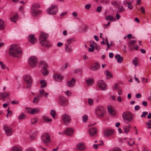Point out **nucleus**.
Instances as JSON below:
<instances>
[{"label":"nucleus","mask_w":151,"mask_h":151,"mask_svg":"<svg viewBox=\"0 0 151 151\" xmlns=\"http://www.w3.org/2000/svg\"><path fill=\"white\" fill-rule=\"evenodd\" d=\"M9 52L11 57H19L22 54V50L19 45L13 44L10 47Z\"/></svg>","instance_id":"nucleus-1"},{"label":"nucleus","mask_w":151,"mask_h":151,"mask_svg":"<svg viewBox=\"0 0 151 151\" xmlns=\"http://www.w3.org/2000/svg\"><path fill=\"white\" fill-rule=\"evenodd\" d=\"M40 7V5L37 3H34L32 5L31 10V13L32 15L36 16L41 13V11L37 9Z\"/></svg>","instance_id":"nucleus-2"},{"label":"nucleus","mask_w":151,"mask_h":151,"mask_svg":"<svg viewBox=\"0 0 151 151\" xmlns=\"http://www.w3.org/2000/svg\"><path fill=\"white\" fill-rule=\"evenodd\" d=\"M122 117L124 122L126 123L131 122L133 119L132 114L129 111L123 112L122 114Z\"/></svg>","instance_id":"nucleus-3"},{"label":"nucleus","mask_w":151,"mask_h":151,"mask_svg":"<svg viewBox=\"0 0 151 151\" xmlns=\"http://www.w3.org/2000/svg\"><path fill=\"white\" fill-rule=\"evenodd\" d=\"M41 140L43 142L46 144L50 143L51 142L50 135L46 132L43 133L42 135Z\"/></svg>","instance_id":"nucleus-4"},{"label":"nucleus","mask_w":151,"mask_h":151,"mask_svg":"<svg viewBox=\"0 0 151 151\" xmlns=\"http://www.w3.org/2000/svg\"><path fill=\"white\" fill-rule=\"evenodd\" d=\"M96 114L98 116L102 117H103L105 114V109L101 106H98L96 109Z\"/></svg>","instance_id":"nucleus-5"},{"label":"nucleus","mask_w":151,"mask_h":151,"mask_svg":"<svg viewBox=\"0 0 151 151\" xmlns=\"http://www.w3.org/2000/svg\"><path fill=\"white\" fill-rule=\"evenodd\" d=\"M28 63L31 67L34 68L37 64V58L35 56H31L29 58Z\"/></svg>","instance_id":"nucleus-6"},{"label":"nucleus","mask_w":151,"mask_h":151,"mask_svg":"<svg viewBox=\"0 0 151 151\" xmlns=\"http://www.w3.org/2000/svg\"><path fill=\"white\" fill-rule=\"evenodd\" d=\"M46 12L50 14H55L58 12V9L57 6L53 5L49 7Z\"/></svg>","instance_id":"nucleus-7"},{"label":"nucleus","mask_w":151,"mask_h":151,"mask_svg":"<svg viewBox=\"0 0 151 151\" xmlns=\"http://www.w3.org/2000/svg\"><path fill=\"white\" fill-rule=\"evenodd\" d=\"M24 81L27 83V87L30 88L32 84V78L30 75L26 74L23 76V78Z\"/></svg>","instance_id":"nucleus-8"},{"label":"nucleus","mask_w":151,"mask_h":151,"mask_svg":"<svg viewBox=\"0 0 151 151\" xmlns=\"http://www.w3.org/2000/svg\"><path fill=\"white\" fill-rule=\"evenodd\" d=\"M97 84L99 87L102 90H105L107 88L106 83L103 80H100L99 81Z\"/></svg>","instance_id":"nucleus-9"},{"label":"nucleus","mask_w":151,"mask_h":151,"mask_svg":"<svg viewBox=\"0 0 151 151\" xmlns=\"http://www.w3.org/2000/svg\"><path fill=\"white\" fill-rule=\"evenodd\" d=\"M74 130L72 128H67L64 131V133L69 136H72L74 133Z\"/></svg>","instance_id":"nucleus-10"},{"label":"nucleus","mask_w":151,"mask_h":151,"mask_svg":"<svg viewBox=\"0 0 151 151\" xmlns=\"http://www.w3.org/2000/svg\"><path fill=\"white\" fill-rule=\"evenodd\" d=\"M40 43L43 46L46 47H50L52 46L51 42L47 39L40 42Z\"/></svg>","instance_id":"nucleus-11"},{"label":"nucleus","mask_w":151,"mask_h":151,"mask_svg":"<svg viewBox=\"0 0 151 151\" xmlns=\"http://www.w3.org/2000/svg\"><path fill=\"white\" fill-rule=\"evenodd\" d=\"M62 117L63 122L65 124H67L71 120L70 116L67 114H63L62 115Z\"/></svg>","instance_id":"nucleus-12"},{"label":"nucleus","mask_w":151,"mask_h":151,"mask_svg":"<svg viewBox=\"0 0 151 151\" xmlns=\"http://www.w3.org/2000/svg\"><path fill=\"white\" fill-rule=\"evenodd\" d=\"M4 129L7 136H9L12 135V129L11 128L8 127L6 125H4Z\"/></svg>","instance_id":"nucleus-13"},{"label":"nucleus","mask_w":151,"mask_h":151,"mask_svg":"<svg viewBox=\"0 0 151 151\" xmlns=\"http://www.w3.org/2000/svg\"><path fill=\"white\" fill-rule=\"evenodd\" d=\"M48 36V35L47 34L44 32H41L39 37L40 41L42 40L43 41L47 39Z\"/></svg>","instance_id":"nucleus-14"},{"label":"nucleus","mask_w":151,"mask_h":151,"mask_svg":"<svg viewBox=\"0 0 151 151\" xmlns=\"http://www.w3.org/2000/svg\"><path fill=\"white\" fill-rule=\"evenodd\" d=\"M94 124H89L88 127H89V133L91 137H93L94 135V127H92Z\"/></svg>","instance_id":"nucleus-15"},{"label":"nucleus","mask_w":151,"mask_h":151,"mask_svg":"<svg viewBox=\"0 0 151 151\" xmlns=\"http://www.w3.org/2000/svg\"><path fill=\"white\" fill-rule=\"evenodd\" d=\"M28 38L29 42L32 44H35L37 41V38L34 37V35H29Z\"/></svg>","instance_id":"nucleus-16"},{"label":"nucleus","mask_w":151,"mask_h":151,"mask_svg":"<svg viewBox=\"0 0 151 151\" xmlns=\"http://www.w3.org/2000/svg\"><path fill=\"white\" fill-rule=\"evenodd\" d=\"M114 130L109 128L106 129L104 131V135L106 137L111 136L113 133Z\"/></svg>","instance_id":"nucleus-17"},{"label":"nucleus","mask_w":151,"mask_h":151,"mask_svg":"<svg viewBox=\"0 0 151 151\" xmlns=\"http://www.w3.org/2000/svg\"><path fill=\"white\" fill-rule=\"evenodd\" d=\"M76 148L77 150L81 151H83L85 149L84 145L83 143L81 142L78 143L76 145Z\"/></svg>","instance_id":"nucleus-18"},{"label":"nucleus","mask_w":151,"mask_h":151,"mask_svg":"<svg viewBox=\"0 0 151 151\" xmlns=\"http://www.w3.org/2000/svg\"><path fill=\"white\" fill-rule=\"evenodd\" d=\"M60 102L62 106H65L68 104V101L67 99H64L63 97H60L59 99Z\"/></svg>","instance_id":"nucleus-19"},{"label":"nucleus","mask_w":151,"mask_h":151,"mask_svg":"<svg viewBox=\"0 0 151 151\" xmlns=\"http://www.w3.org/2000/svg\"><path fill=\"white\" fill-rule=\"evenodd\" d=\"M53 78L55 80L60 81L63 79V77L59 74L55 73L53 76Z\"/></svg>","instance_id":"nucleus-20"},{"label":"nucleus","mask_w":151,"mask_h":151,"mask_svg":"<svg viewBox=\"0 0 151 151\" xmlns=\"http://www.w3.org/2000/svg\"><path fill=\"white\" fill-rule=\"evenodd\" d=\"M11 151H23V149L20 146L15 145L12 147Z\"/></svg>","instance_id":"nucleus-21"},{"label":"nucleus","mask_w":151,"mask_h":151,"mask_svg":"<svg viewBox=\"0 0 151 151\" xmlns=\"http://www.w3.org/2000/svg\"><path fill=\"white\" fill-rule=\"evenodd\" d=\"M76 81V79L72 78L70 81H68L67 82V85L69 87H72L74 86Z\"/></svg>","instance_id":"nucleus-22"},{"label":"nucleus","mask_w":151,"mask_h":151,"mask_svg":"<svg viewBox=\"0 0 151 151\" xmlns=\"http://www.w3.org/2000/svg\"><path fill=\"white\" fill-rule=\"evenodd\" d=\"M39 92L40 96L45 97L46 98H47V97L48 93L45 92L44 88H40L39 90Z\"/></svg>","instance_id":"nucleus-23"},{"label":"nucleus","mask_w":151,"mask_h":151,"mask_svg":"<svg viewBox=\"0 0 151 151\" xmlns=\"http://www.w3.org/2000/svg\"><path fill=\"white\" fill-rule=\"evenodd\" d=\"M90 47L88 48V51L90 52H91L94 50V47L93 46L94 42L93 41H91L90 42Z\"/></svg>","instance_id":"nucleus-24"},{"label":"nucleus","mask_w":151,"mask_h":151,"mask_svg":"<svg viewBox=\"0 0 151 151\" xmlns=\"http://www.w3.org/2000/svg\"><path fill=\"white\" fill-rule=\"evenodd\" d=\"M107 109L109 112L110 114L113 116H115L116 114L114 111L112 107L111 106H108Z\"/></svg>","instance_id":"nucleus-25"},{"label":"nucleus","mask_w":151,"mask_h":151,"mask_svg":"<svg viewBox=\"0 0 151 151\" xmlns=\"http://www.w3.org/2000/svg\"><path fill=\"white\" fill-rule=\"evenodd\" d=\"M115 58L117 60V62L119 63H122L123 60L122 57H121L119 55L116 54L115 56Z\"/></svg>","instance_id":"nucleus-26"},{"label":"nucleus","mask_w":151,"mask_h":151,"mask_svg":"<svg viewBox=\"0 0 151 151\" xmlns=\"http://www.w3.org/2000/svg\"><path fill=\"white\" fill-rule=\"evenodd\" d=\"M40 67L42 68H45V67H48V65L47 63L44 61H41L39 63Z\"/></svg>","instance_id":"nucleus-27"},{"label":"nucleus","mask_w":151,"mask_h":151,"mask_svg":"<svg viewBox=\"0 0 151 151\" xmlns=\"http://www.w3.org/2000/svg\"><path fill=\"white\" fill-rule=\"evenodd\" d=\"M40 83L41 84L40 88H44L47 86V83L45 80H42L40 81Z\"/></svg>","instance_id":"nucleus-28"},{"label":"nucleus","mask_w":151,"mask_h":151,"mask_svg":"<svg viewBox=\"0 0 151 151\" xmlns=\"http://www.w3.org/2000/svg\"><path fill=\"white\" fill-rule=\"evenodd\" d=\"M18 18V15L16 14L12 16L10 18L11 20L12 21L16 22Z\"/></svg>","instance_id":"nucleus-29"},{"label":"nucleus","mask_w":151,"mask_h":151,"mask_svg":"<svg viewBox=\"0 0 151 151\" xmlns=\"http://www.w3.org/2000/svg\"><path fill=\"white\" fill-rule=\"evenodd\" d=\"M65 50L66 51L70 52L72 51L71 46L70 43L66 44L65 45Z\"/></svg>","instance_id":"nucleus-30"},{"label":"nucleus","mask_w":151,"mask_h":151,"mask_svg":"<svg viewBox=\"0 0 151 151\" xmlns=\"http://www.w3.org/2000/svg\"><path fill=\"white\" fill-rule=\"evenodd\" d=\"M137 41L135 40H132L130 41L129 43V46L130 49L131 50L133 49L134 47L133 45L136 43Z\"/></svg>","instance_id":"nucleus-31"},{"label":"nucleus","mask_w":151,"mask_h":151,"mask_svg":"<svg viewBox=\"0 0 151 151\" xmlns=\"http://www.w3.org/2000/svg\"><path fill=\"white\" fill-rule=\"evenodd\" d=\"M131 128V126L129 124L128 126H124V133H128L129 132L130 129Z\"/></svg>","instance_id":"nucleus-32"},{"label":"nucleus","mask_w":151,"mask_h":151,"mask_svg":"<svg viewBox=\"0 0 151 151\" xmlns=\"http://www.w3.org/2000/svg\"><path fill=\"white\" fill-rule=\"evenodd\" d=\"M4 28V20L0 19V30H3Z\"/></svg>","instance_id":"nucleus-33"},{"label":"nucleus","mask_w":151,"mask_h":151,"mask_svg":"<svg viewBox=\"0 0 151 151\" xmlns=\"http://www.w3.org/2000/svg\"><path fill=\"white\" fill-rule=\"evenodd\" d=\"M25 109L26 110V112L27 113L31 114H34V111L33 109L29 108H26Z\"/></svg>","instance_id":"nucleus-34"},{"label":"nucleus","mask_w":151,"mask_h":151,"mask_svg":"<svg viewBox=\"0 0 151 151\" xmlns=\"http://www.w3.org/2000/svg\"><path fill=\"white\" fill-rule=\"evenodd\" d=\"M41 97L40 95H37L34 98V100H33V102L38 103L40 100Z\"/></svg>","instance_id":"nucleus-35"},{"label":"nucleus","mask_w":151,"mask_h":151,"mask_svg":"<svg viewBox=\"0 0 151 151\" xmlns=\"http://www.w3.org/2000/svg\"><path fill=\"white\" fill-rule=\"evenodd\" d=\"M9 94L7 93L6 92H0V96L2 97L3 98H4L6 97L7 96H9Z\"/></svg>","instance_id":"nucleus-36"},{"label":"nucleus","mask_w":151,"mask_h":151,"mask_svg":"<svg viewBox=\"0 0 151 151\" xmlns=\"http://www.w3.org/2000/svg\"><path fill=\"white\" fill-rule=\"evenodd\" d=\"M43 119L45 122H50L52 121V119L47 116H43Z\"/></svg>","instance_id":"nucleus-37"},{"label":"nucleus","mask_w":151,"mask_h":151,"mask_svg":"<svg viewBox=\"0 0 151 151\" xmlns=\"http://www.w3.org/2000/svg\"><path fill=\"white\" fill-rule=\"evenodd\" d=\"M18 117L20 120H23L26 118V116L24 113H22Z\"/></svg>","instance_id":"nucleus-38"},{"label":"nucleus","mask_w":151,"mask_h":151,"mask_svg":"<svg viewBox=\"0 0 151 151\" xmlns=\"http://www.w3.org/2000/svg\"><path fill=\"white\" fill-rule=\"evenodd\" d=\"M138 62L139 60L137 57L135 58L132 61L133 64L135 66H137L138 64Z\"/></svg>","instance_id":"nucleus-39"},{"label":"nucleus","mask_w":151,"mask_h":151,"mask_svg":"<svg viewBox=\"0 0 151 151\" xmlns=\"http://www.w3.org/2000/svg\"><path fill=\"white\" fill-rule=\"evenodd\" d=\"M48 67H45L42 68V73L44 75H46L48 73V71L47 70V68Z\"/></svg>","instance_id":"nucleus-40"},{"label":"nucleus","mask_w":151,"mask_h":151,"mask_svg":"<svg viewBox=\"0 0 151 151\" xmlns=\"http://www.w3.org/2000/svg\"><path fill=\"white\" fill-rule=\"evenodd\" d=\"M94 81V80L93 79H89L87 80L86 81V82L87 84L88 85H91L93 83Z\"/></svg>","instance_id":"nucleus-41"},{"label":"nucleus","mask_w":151,"mask_h":151,"mask_svg":"<svg viewBox=\"0 0 151 151\" xmlns=\"http://www.w3.org/2000/svg\"><path fill=\"white\" fill-rule=\"evenodd\" d=\"M106 76L108 77H109V78H112L113 76L112 74H111L108 70H106L104 72Z\"/></svg>","instance_id":"nucleus-42"},{"label":"nucleus","mask_w":151,"mask_h":151,"mask_svg":"<svg viewBox=\"0 0 151 151\" xmlns=\"http://www.w3.org/2000/svg\"><path fill=\"white\" fill-rule=\"evenodd\" d=\"M38 120V119L37 117H34L32 118L31 120V124H34L37 122Z\"/></svg>","instance_id":"nucleus-43"},{"label":"nucleus","mask_w":151,"mask_h":151,"mask_svg":"<svg viewBox=\"0 0 151 151\" xmlns=\"http://www.w3.org/2000/svg\"><path fill=\"white\" fill-rule=\"evenodd\" d=\"M88 119V116L87 115H84L82 117V120L83 122H86Z\"/></svg>","instance_id":"nucleus-44"},{"label":"nucleus","mask_w":151,"mask_h":151,"mask_svg":"<svg viewBox=\"0 0 151 151\" xmlns=\"http://www.w3.org/2000/svg\"><path fill=\"white\" fill-rule=\"evenodd\" d=\"M56 113L55 111L54 110H51L50 111V114L51 115H52V118L53 119L55 118V115Z\"/></svg>","instance_id":"nucleus-45"},{"label":"nucleus","mask_w":151,"mask_h":151,"mask_svg":"<svg viewBox=\"0 0 151 151\" xmlns=\"http://www.w3.org/2000/svg\"><path fill=\"white\" fill-rule=\"evenodd\" d=\"M24 151H36L35 148L29 147L27 148Z\"/></svg>","instance_id":"nucleus-46"},{"label":"nucleus","mask_w":151,"mask_h":151,"mask_svg":"<svg viewBox=\"0 0 151 151\" xmlns=\"http://www.w3.org/2000/svg\"><path fill=\"white\" fill-rule=\"evenodd\" d=\"M75 41V39L74 38H71L67 40V42L68 43H71V42L73 41Z\"/></svg>","instance_id":"nucleus-47"},{"label":"nucleus","mask_w":151,"mask_h":151,"mask_svg":"<svg viewBox=\"0 0 151 151\" xmlns=\"http://www.w3.org/2000/svg\"><path fill=\"white\" fill-rule=\"evenodd\" d=\"M118 7L120 12H124L125 9L123 8V6H120L119 5H118Z\"/></svg>","instance_id":"nucleus-48"},{"label":"nucleus","mask_w":151,"mask_h":151,"mask_svg":"<svg viewBox=\"0 0 151 151\" xmlns=\"http://www.w3.org/2000/svg\"><path fill=\"white\" fill-rule=\"evenodd\" d=\"M146 125H147V129L151 128V121H149L148 122H147L146 123Z\"/></svg>","instance_id":"nucleus-49"},{"label":"nucleus","mask_w":151,"mask_h":151,"mask_svg":"<svg viewBox=\"0 0 151 151\" xmlns=\"http://www.w3.org/2000/svg\"><path fill=\"white\" fill-rule=\"evenodd\" d=\"M140 10L143 14H145V12L144 8L143 7H141L140 8Z\"/></svg>","instance_id":"nucleus-50"},{"label":"nucleus","mask_w":151,"mask_h":151,"mask_svg":"<svg viewBox=\"0 0 151 151\" xmlns=\"http://www.w3.org/2000/svg\"><path fill=\"white\" fill-rule=\"evenodd\" d=\"M106 19L107 20H109L110 21H112L113 19V17L111 15L108 16L106 18Z\"/></svg>","instance_id":"nucleus-51"},{"label":"nucleus","mask_w":151,"mask_h":151,"mask_svg":"<svg viewBox=\"0 0 151 151\" xmlns=\"http://www.w3.org/2000/svg\"><path fill=\"white\" fill-rule=\"evenodd\" d=\"M100 68V66L97 62L95 63V70H97Z\"/></svg>","instance_id":"nucleus-52"},{"label":"nucleus","mask_w":151,"mask_h":151,"mask_svg":"<svg viewBox=\"0 0 151 151\" xmlns=\"http://www.w3.org/2000/svg\"><path fill=\"white\" fill-rule=\"evenodd\" d=\"M148 114V112L146 111H144L142 113V114L141 115V117H145Z\"/></svg>","instance_id":"nucleus-53"},{"label":"nucleus","mask_w":151,"mask_h":151,"mask_svg":"<svg viewBox=\"0 0 151 151\" xmlns=\"http://www.w3.org/2000/svg\"><path fill=\"white\" fill-rule=\"evenodd\" d=\"M67 11L63 12L60 14V16L61 17H63L67 14Z\"/></svg>","instance_id":"nucleus-54"},{"label":"nucleus","mask_w":151,"mask_h":151,"mask_svg":"<svg viewBox=\"0 0 151 151\" xmlns=\"http://www.w3.org/2000/svg\"><path fill=\"white\" fill-rule=\"evenodd\" d=\"M93 100L91 99H88V104L90 105H93Z\"/></svg>","instance_id":"nucleus-55"},{"label":"nucleus","mask_w":151,"mask_h":151,"mask_svg":"<svg viewBox=\"0 0 151 151\" xmlns=\"http://www.w3.org/2000/svg\"><path fill=\"white\" fill-rule=\"evenodd\" d=\"M72 15L73 17L76 18L78 16V14L76 12H73L72 13Z\"/></svg>","instance_id":"nucleus-56"},{"label":"nucleus","mask_w":151,"mask_h":151,"mask_svg":"<svg viewBox=\"0 0 151 151\" xmlns=\"http://www.w3.org/2000/svg\"><path fill=\"white\" fill-rule=\"evenodd\" d=\"M65 93L68 96H70L72 94V92L69 91H65Z\"/></svg>","instance_id":"nucleus-57"},{"label":"nucleus","mask_w":151,"mask_h":151,"mask_svg":"<svg viewBox=\"0 0 151 151\" xmlns=\"http://www.w3.org/2000/svg\"><path fill=\"white\" fill-rule=\"evenodd\" d=\"M100 141L102 142L101 143H99L98 144H95V149H97L98 146L101 145L103 144V142H102V141L101 140Z\"/></svg>","instance_id":"nucleus-58"},{"label":"nucleus","mask_w":151,"mask_h":151,"mask_svg":"<svg viewBox=\"0 0 151 151\" xmlns=\"http://www.w3.org/2000/svg\"><path fill=\"white\" fill-rule=\"evenodd\" d=\"M91 7V5L89 4H87L85 6V9L88 10Z\"/></svg>","instance_id":"nucleus-59"},{"label":"nucleus","mask_w":151,"mask_h":151,"mask_svg":"<svg viewBox=\"0 0 151 151\" xmlns=\"http://www.w3.org/2000/svg\"><path fill=\"white\" fill-rule=\"evenodd\" d=\"M102 9V7L101 6H98L97 8L96 11L98 12H100Z\"/></svg>","instance_id":"nucleus-60"},{"label":"nucleus","mask_w":151,"mask_h":151,"mask_svg":"<svg viewBox=\"0 0 151 151\" xmlns=\"http://www.w3.org/2000/svg\"><path fill=\"white\" fill-rule=\"evenodd\" d=\"M34 111V114L35 113H38L39 111V109L38 108H35L33 109Z\"/></svg>","instance_id":"nucleus-61"},{"label":"nucleus","mask_w":151,"mask_h":151,"mask_svg":"<svg viewBox=\"0 0 151 151\" xmlns=\"http://www.w3.org/2000/svg\"><path fill=\"white\" fill-rule=\"evenodd\" d=\"M0 65L1 66V68L2 69H4L5 68V65L3 64V63L1 61H0Z\"/></svg>","instance_id":"nucleus-62"},{"label":"nucleus","mask_w":151,"mask_h":151,"mask_svg":"<svg viewBox=\"0 0 151 151\" xmlns=\"http://www.w3.org/2000/svg\"><path fill=\"white\" fill-rule=\"evenodd\" d=\"M113 151H122L121 149L118 147H115L114 148Z\"/></svg>","instance_id":"nucleus-63"},{"label":"nucleus","mask_w":151,"mask_h":151,"mask_svg":"<svg viewBox=\"0 0 151 151\" xmlns=\"http://www.w3.org/2000/svg\"><path fill=\"white\" fill-rule=\"evenodd\" d=\"M134 109H135V110L136 111H137V110H139L140 109V107L138 105H136L135 106Z\"/></svg>","instance_id":"nucleus-64"}]
</instances>
